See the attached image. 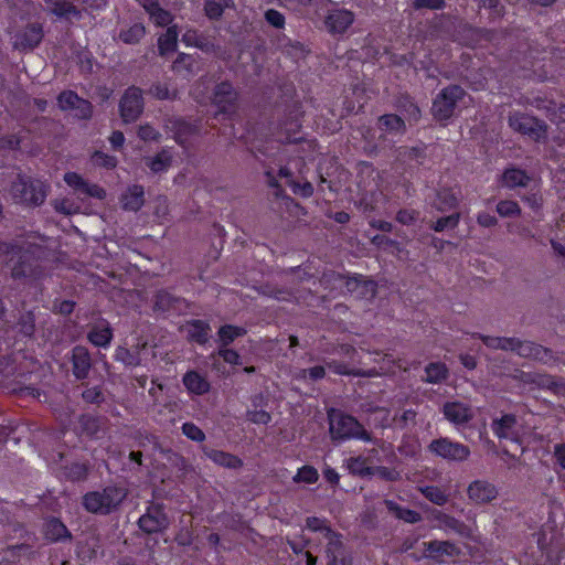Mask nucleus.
Listing matches in <instances>:
<instances>
[{
    "instance_id": "4c0bfd02",
    "label": "nucleus",
    "mask_w": 565,
    "mask_h": 565,
    "mask_svg": "<svg viewBox=\"0 0 565 565\" xmlns=\"http://www.w3.org/2000/svg\"><path fill=\"white\" fill-rule=\"evenodd\" d=\"M89 469L90 467L88 461H73L65 465L63 471L67 480L78 482L87 479Z\"/></svg>"
},
{
    "instance_id": "2eb2a0df",
    "label": "nucleus",
    "mask_w": 565,
    "mask_h": 565,
    "mask_svg": "<svg viewBox=\"0 0 565 565\" xmlns=\"http://www.w3.org/2000/svg\"><path fill=\"white\" fill-rule=\"evenodd\" d=\"M498 488L488 480L478 479L469 483L467 495L476 504H487L497 499Z\"/></svg>"
},
{
    "instance_id": "f704fd0d",
    "label": "nucleus",
    "mask_w": 565,
    "mask_h": 565,
    "mask_svg": "<svg viewBox=\"0 0 565 565\" xmlns=\"http://www.w3.org/2000/svg\"><path fill=\"white\" fill-rule=\"evenodd\" d=\"M461 192L457 188H443L437 192L438 210H452L459 204Z\"/></svg>"
},
{
    "instance_id": "4d7b16f0",
    "label": "nucleus",
    "mask_w": 565,
    "mask_h": 565,
    "mask_svg": "<svg viewBox=\"0 0 565 565\" xmlns=\"http://www.w3.org/2000/svg\"><path fill=\"white\" fill-rule=\"evenodd\" d=\"M460 215L461 214H447L445 217L438 218L434 225V230L436 232H443L448 227H456L459 223Z\"/></svg>"
},
{
    "instance_id": "603ef678",
    "label": "nucleus",
    "mask_w": 565,
    "mask_h": 565,
    "mask_svg": "<svg viewBox=\"0 0 565 565\" xmlns=\"http://www.w3.org/2000/svg\"><path fill=\"white\" fill-rule=\"evenodd\" d=\"M182 434L190 440L202 443L205 440L204 431L192 422H186L181 427Z\"/></svg>"
},
{
    "instance_id": "a211bd4d",
    "label": "nucleus",
    "mask_w": 565,
    "mask_h": 565,
    "mask_svg": "<svg viewBox=\"0 0 565 565\" xmlns=\"http://www.w3.org/2000/svg\"><path fill=\"white\" fill-rule=\"evenodd\" d=\"M426 556L437 563H444L443 556L456 557L460 555V548L450 541L433 540L424 542Z\"/></svg>"
},
{
    "instance_id": "bf43d9fd",
    "label": "nucleus",
    "mask_w": 565,
    "mask_h": 565,
    "mask_svg": "<svg viewBox=\"0 0 565 565\" xmlns=\"http://www.w3.org/2000/svg\"><path fill=\"white\" fill-rule=\"evenodd\" d=\"M246 417L253 424L267 425L271 422L270 413L264 409L247 411Z\"/></svg>"
},
{
    "instance_id": "7c9ffc66",
    "label": "nucleus",
    "mask_w": 565,
    "mask_h": 565,
    "mask_svg": "<svg viewBox=\"0 0 565 565\" xmlns=\"http://www.w3.org/2000/svg\"><path fill=\"white\" fill-rule=\"evenodd\" d=\"M345 467L349 473L355 477L366 478L374 476V467L371 466L370 459L361 455L347 459Z\"/></svg>"
},
{
    "instance_id": "3c124183",
    "label": "nucleus",
    "mask_w": 565,
    "mask_h": 565,
    "mask_svg": "<svg viewBox=\"0 0 565 565\" xmlns=\"http://www.w3.org/2000/svg\"><path fill=\"white\" fill-rule=\"evenodd\" d=\"M114 358L116 361L124 363L126 366H136L139 364V358L125 347H118L115 350Z\"/></svg>"
},
{
    "instance_id": "6e6d98bb",
    "label": "nucleus",
    "mask_w": 565,
    "mask_h": 565,
    "mask_svg": "<svg viewBox=\"0 0 565 565\" xmlns=\"http://www.w3.org/2000/svg\"><path fill=\"white\" fill-rule=\"evenodd\" d=\"M65 183L73 188L77 194H82L86 180L76 172H66L64 174Z\"/></svg>"
},
{
    "instance_id": "c9c22d12",
    "label": "nucleus",
    "mask_w": 565,
    "mask_h": 565,
    "mask_svg": "<svg viewBox=\"0 0 565 565\" xmlns=\"http://www.w3.org/2000/svg\"><path fill=\"white\" fill-rule=\"evenodd\" d=\"M183 42L188 45H193L204 53H215L216 45L214 42L206 35L202 33H198L196 31H188L183 34Z\"/></svg>"
},
{
    "instance_id": "052dcab7",
    "label": "nucleus",
    "mask_w": 565,
    "mask_h": 565,
    "mask_svg": "<svg viewBox=\"0 0 565 565\" xmlns=\"http://www.w3.org/2000/svg\"><path fill=\"white\" fill-rule=\"evenodd\" d=\"M217 354L223 359V361L231 365H239L241 362V355L237 351L234 349L225 348H218Z\"/></svg>"
},
{
    "instance_id": "9d476101",
    "label": "nucleus",
    "mask_w": 565,
    "mask_h": 565,
    "mask_svg": "<svg viewBox=\"0 0 565 565\" xmlns=\"http://www.w3.org/2000/svg\"><path fill=\"white\" fill-rule=\"evenodd\" d=\"M119 109L125 122L136 121L143 111L142 90L136 86L126 89L120 99Z\"/></svg>"
},
{
    "instance_id": "423d86ee",
    "label": "nucleus",
    "mask_w": 565,
    "mask_h": 565,
    "mask_svg": "<svg viewBox=\"0 0 565 565\" xmlns=\"http://www.w3.org/2000/svg\"><path fill=\"white\" fill-rule=\"evenodd\" d=\"M509 126L516 132L527 136L535 142L545 141L547 138V124L534 116L523 113L509 115Z\"/></svg>"
},
{
    "instance_id": "09e8293b",
    "label": "nucleus",
    "mask_w": 565,
    "mask_h": 565,
    "mask_svg": "<svg viewBox=\"0 0 565 565\" xmlns=\"http://www.w3.org/2000/svg\"><path fill=\"white\" fill-rule=\"evenodd\" d=\"M81 99L75 92L64 90L57 96V104L62 110H74Z\"/></svg>"
},
{
    "instance_id": "72a5a7b5",
    "label": "nucleus",
    "mask_w": 565,
    "mask_h": 565,
    "mask_svg": "<svg viewBox=\"0 0 565 565\" xmlns=\"http://www.w3.org/2000/svg\"><path fill=\"white\" fill-rule=\"evenodd\" d=\"M385 507L395 518L409 524H416L423 519L418 511L402 507L393 500H385Z\"/></svg>"
},
{
    "instance_id": "dca6fc26",
    "label": "nucleus",
    "mask_w": 565,
    "mask_h": 565,
    "mask_svg": "<svg viewBox=\"0 0 565 565\" xmlns=\"http://www.w3.org/2000/svg\"><path fill=\"white\" fill-rule=\"evenodd\" d=\"M345 289L359 299H373L377 292V284L373 279L355 274L347 278Z\"/></svg>"
},
{
    "instance_id": "8fccbe9b",
    "label": "nucleus",
    "mask_w": 565,
    "mask_h": 565,
    "mask_svg": "<svg viewBox=\"0 0 565 565\" xmlns=\"http://www.w3.org/2000/svg\"><path fill=\"white\" fill-rule=\"evenodd\" d=\"M79 424L82 430L88 436V437H95L99 431V419L93 415L84 414L79 418Z\"/></svg>"
},
{
    "instance_id": "864d4df0",
    "label": "nucleus",
    "mask_w": 565,
    "mask_h": 565,
    "mask_svg": "<svg viewBox=\"0 0 565 565\" xmlns=\"http://www.w3.org/2000/svg\"><path fill=\"white\" fill-rule=\"evenodd\" d=\"M82 398L88 404L100 405L104 402L105 396L103 390L99 386H94L84 390L82 393Z\"/></svg>"
},
{
    "instance_id": "bb28decb",
    "label": "nucleus",
    "mask_w": 565,
    "mask_h": 565,
    "mask_svg": "<svg viewBox=\"0 0 565 565\" xmlns=\"http://www.w3.org/2000/svg\"><path fill=\"white\" fill-rule=\"evenodd\" d=\"M395 107L398 111L404 114L406 120L412 124H417L422 118V110L415 103L414 98L408 94H401L395 99Z\"/></svg>"
},
{
    "instance_id": "1a4fd4ad",
    "label": "nucleus",
    "mask_w": 565,
    "mask_h": 565,
    "mask_svg": "<svg viewBox=\"0 0 565 565\" xmlns=\"http://www.w3.org/2000/svg\"><path fill=\"white\" fill-rule=\"evenodd\" d=\"M427 449L434 456L447 461L462 462L470 456V449L467 445L454 441L448 437L433 439Z\"/></svg>"
},
{
    "instance_id": "473e14b6",
    "label": "nucleus",
    "mask_w": 565,
    "mask_h": 565,
    "mask_svg": "<svg viewBox=\"0 0 565 565\" xmlns=\"http://www.w3.org/2000/svg\"><path fill=\"white\" fill-rule=\"evenodd\" d=\"M377 128L390 134H405V120L396 114H384L377 118Z\"/></svg>"
},
{
    "instance_id": "a18cd8bd",
    "label": "nucleus",
    "mask_w": 565,
    "mask_h": 565,
    "mask_svg": "<svg viewBox=\"0 0 565 565\" xmlns=\"http://www.w3.org/2000/svg\"><path fill=\"white\" fill-rule=\"evenodd\" d=\"M177 49V32L169 28L164 34L158 39V50L161 56L174 52Z\"/></svg>"
},
{
    "instance_id": "f03ea898",
    "label": "nucleus",
    "mask_w": 565,
    "mask_h": 565,
    "mask_svg": "<svg viewBox=\"0 0 565 565\" xmlns=\"http://www.w3.org/2000/svg\"><path fill=\"white\" fill-rule=\"evenodd\" d=\"M127 494L126 488L110 484L102 490L86 492L82 497V505L92 514L109 515L118 511Z\"/></svg>"
},
{
    "instance_id": "20e7f679",
    "label": "nucleus",
    "mask_w": 565,
    "mask_h": 565,
    "mask_svg": "<svg viewBox=\"0 0 565 565\" xmlns=\"http://www.w3.org/2000/svg\"><path fill=\"white\" fill-rule=\"evenodd\" d=\"M50 186L39 179L18 173L10 186V194L15 203L25 207H38L46 199Z\"/></svg>"
},
{
    "instance_id": "393cba45",
    "label": "nucleus",
    "mask_w": 565,
    "mask_h": 565,
    "mask_svg": "<svg viewBox=\"0 0 565 565\" xmlns=\"http://www.w3.org/2000/svg\"><path fill=\"white\" fill-rule=\"evenodd\" d=\"M202 450L204 456L217 466L228 469H239L243 467V460L236 455L223 450L212 449L206 446L203 447Z\"/></svg>"
},
{
    "instance_id": "0eeeda50",
    "label": "nucleus",
    "mask_w": 565,
    "mask_h": 565,
    "mask_svg": "<svg viewBox=\"0 0 565 565\" xmlns=\"http://www.w3.org/2000/svg\"><path fill=\"white\" fill-rule=\"evenodd\" d=\"M473 338L480 339L490 349L511 350L523 356L537 358L541 351H546L542 345L530 341L523 342L515 338L490 337L481 333H475Z\"/></svg>"
},
{
    "instance_id": "f8f14e48",
    "label": "nucleus",
    "mask_w": 565,
    "mask_h": 565,
    "mask_svg": "<svg viewBox=\"0 0 565 565\" xmlns=\"http://www.w3.org/2000/svg\"><path fill=\"white\" fill-rule=\"evenodd\" d=\"M237 93L228 81L218 83L213 90L212 103L220 113L232 115L237 109Z\"/></svg>"
},
{
    "instance_id": "774afa93",
    "label": "nucleus",
    "mask_w": 565,
    "mask_h": 565,
    "mask_svg": "<svg viewBox=\"0 0 565 565\" xmlns=\"http://www.w3.org/2000/svg\"><path fill=\"white\" fill-rule=\"evenodd\" d=\"M327 366L328 369L333 372L334 374H338V375H352V374H355L353 372L352 369H350V366L344 363V362H341V361H331L329 363H327Z\"/></svg>"
},
{
    "instance_id": "c03bdc74",
    "label": "nucleus",
    "mask_w": 565,
    "mask_h": 565,
    "mask_svg": "<svg viewBox=\"0 0 565 565\" xmlns=\"http://www.w3.org/2000/svg\"><path fill=\"white\" fill-rule=\"evenodd\" d=\"M146 34V29L141 23H136L126 30H121L118 38L126 44L138 43Z\"/></svg>"
},
{
    "instance_id": "5fc2aeb1",
    "label": "nucleus",
    "mask_w": 565,
    "mask_h": 565,
    "mask_svg": "<svg viewBox=\"0 0 565 565\" xmlns=\"http://www.w3.org/2000/svg\"><path fill=\"white\" fill-rule=\"evenodd\" d=\"M92 161L97 167H103L106 169H113L117 164V160L113 156H108L102 151H95L92 156Z\"/></svg>"
},
{
    "instance_id": "aec40b11",
    "label": "nucleus",
    "mask_w": 565,
    "mask_h": 565,
    "mask_svg": "<svg viewBox=\"0 0 565 565\" xmlns=\"http://www.w3.org/2000/svg\"><path fill=\"white\" fill-rule=\"evenodd\" d=\"M353 12L345 9L330 10L324 19L326 28L330 33H343L353 23Z\"/></svg>"
},
{
    "instance_id": "f257e3e1",
    "label": "nucleus",
    "mask_w": 565,
    "mask_h": 565,
    "mask_svg": "<svg viewBox=\"0 0 565 565\" xmlns=\"http://www.w3.org/2000/svg\"><path fill=\"white\" fill-rule=\"evenodd\" d=\"M39 253L40 247L34 244L0 242V254L8 256V262L12 264L11 276L15 280H38L43 276Z\"/></svg>"
},
{
    "instance_id": "7ed1b4c3",
    "label": "nucleus",
    "mask_w": 565,
    "mask_h": 565,
    "mask_svg": "<svg viewBox=\"0 0 565 565\" xmlns=\"http://www.w3.org/2000/svg\"><path fill=\"white\" fill-rule=\"evenodd\" d=\"M329 433L333 443L347 440L372 441V434L352 415L340 411H332L328 414Z\"/></svg>"
},
{
    "instance_id": "a19ab883",
    "label": "nucleus",
    "mask_w": 565,
    "mask_h": 565,
    "mask_svg": "<svg viewBox=\"0 0 565 565\" xmlns=\"http://www.w3.org/2000/svg\"><path fill=\"white\" fill-rule=\"evenodd\" d=\"M420 493L431 503L443 507L449 500V494L446 490L438 486H424L419 488Z\"/></svg>"
},
{
    "instance_id": "0e129e2a",
    "label": "nucleus",
    "mask_w": 565,
    "mask_h": 565,
    "mask_svg": "<svg viewBox=\"0 0 565 565\" xmlns=\"http://www.w3.org/2000/svg\"><path fill=\"white\" fill-rule=\"evenodd\" d=\"M74 116L78 119H89L93 114V105L90 102L82 98L78 106L74 109Z\"/></svg>"
},
{
    "instance_id": "4468645a",
    "label": "nucleus",
    "mask_w": 565,
    "mask_h": 565,
    "mask_svg": "<svg viewBox=\"0 0 565 565\" xmlns=\"http://www.w3.org/2000/svg\"><path fill=\"white\" fill-rule=\"evenodd\" d=\"M431 518L438 522L436 527L445 533H455L463 539H472L473 536V531L470 525L448 513L440 510H433Z\"/></svg>"
},
{
    "instance_id": "2f4dec72",
    "label": "nucleus",
    "mask_w": 565,
    "mask_h": 565,
    "mask_svg": "<svg viewBox=\"0 0 565 565\" xmlns=\"http://www.w3.org/2000/svg\"><path fill=\"white\" fill-rule=\"evenodd\" d=\"M172 70L184 77L193 76L199 71V62L191 54L180 53L172 63Z\"/></svg>"
},
{
    "instance_id": "79ce46f5",
    "label": "nucleus",
    "mask_w": 565,
    "mask_h": 565,
    "mask_svg": "<svg viewBox=\"0 0 565 565\" xmlns=\"http://www.w3.org/2000/svg\"><path fill=\"white\" fill-rule=\"evenodd\" d=\"M179 298L174 297L167 290H159L154 296L153 308L157 311L169 312L174 309Z\"/></svg>"
},
{
    "instance_id": "338daca9",
    "label": "nucleus",
    "mask_w": 565,
    "mask_h": 565,
    "mask_svg": "<svg viewBox=\"0 0 565 565\" xmlns=\"http://www.w3.org/2000/svg\"><path fill=\"white\" fill-rule=\"evenodd\" d=\"M82 194L103 200L106 198V190L98 184H92L86 181Z\"/></svg>"
},
{
    "instance_id": "39448f33",
    "label": "nucleus",
    "mask_w": 565,
    "mask_h": 565,
    "mask_svg": "<svg viewBox=\"0 0 565 565\" xmlns=\"http://www.w3.org/2000/svg\"><path fill=\"white\" fill-rule=\"evenodd\" d=\"M466 95V90L460 85L450 84L444 87L433 100L430 111L434 119L439 122H446L452 118L458 103L461 102Z\"/></svg>"
},
{
    "instance_id": "37998d69",
    "label": "nucleus",
    "mask_w": 565,
    "mask_h": 565,
    "mask_svg": "<svg viewBox=\"0 0 565 565\" xmlns=\"http://www.w3.org/2000/svg\"><path fill=\"white\" fill-rule=\"evenodd\" d=\"M172 163V156L166 149H162L153 158L149 159L147 166L154 173L166 171Z\"/></svg>"
},
{
    "instance_id": "de8ad7c7",
    "label": "nucleus",
    "mask_w": 565,
    "mask_h": 565,
    "mask_svg": "<svg viewBox=\"0 0 565 565\" xmlns=\"http://www.w3.org/2000/svg\"><path fill=\"white\" fill-rule=\"evenodd\" d=\"M148 93L159 100H174L178 97L177 89L170 90L167 84L160 82L152 84Z\"/></svg>"
},
{
    "instance_id": "ea45409f",
    "label": "nucleus",
    "mask_w": 565,
    "mask_h": 565,
    "mask_svg": "<svg viewBox=\"0 0 565 565\" xmlns=\"http://www.w3.org/2000/svg\"><path fill=\"white\" fill-rule=\"evenodd\" d=\"M246 333L245 328L233 326V324H224L220 327L217 331L220 348L228 347L233 343L237 338L243 337Z\"/></svg>"
},
{
    "instance_id": "c756f323",
    "label": "nucleus",
    "mask_w": 565,
    "mask_h": 565,
    "mask_svg": "<svg viewBox=\"0 0 565 565\" xmlns=\"http://www.w3.org/2000/svg\"><path fill=\"white\" fill-rule=\"evenodd\" d=\"M145 191L141 185L135 184L127 189L121 195L122 209L126 211L138 212L145 202Z\"/></svg>"
},
{
    "instance_id": "e2e57ef3",
    "label": "nucleus",
    "mask_w": 565,
    "mask_h": 565,
    "mask_svg": "<svg viewBox=\"0 0 565 565\" xmlns=\"http://www.w3.org/2000/svg\"><path fill=\"white\" fill-rule=\"evenodd\" d=\"M265 19L266 21L277 29H282L285 25V17L281 12L275 9H268L265 12Z\"/></svg>"
},
{
    "instance_id": "5701e85b",
    "label": "nucleus",
    "mask_w": 565,
    "mask_h": 565,
    "mask_svg": "<svg viewBox=\"0 0 565 565\" xmlns=\"http://www.w3.org/2000/svg\"><path fill=\"white\" fill-rule=\"evenodd\" d=\"M531 181L532 177L515 166L505 168L500 178V184L508 189L526 188Z\"/></svg>"
},
{
    "instance_id": "a878e982",
    "label": "nucleus",
    "mask_w": 565,
    "mask_h": 565,
    "mask_svg": "<svg viewBox=\"0 0 565 565\" xmlns=\"http://www.w3.org/2000/svg\"><path fill=\"white\" fill-rule=\"evenodd\" d=\"M184 329L190 342L203 345L209 341L211 327L207 321L192 319L185 322Z\"/></svg>"
},
{
    "instance_id": "6e6552de",
    "label": "nucleus",
    "mask_w": 565,
    "mask_h": 565,
    "mask_svg": "<svg viewBox=\"0 0 565 565\" xmlns=\"http://www.w3.org/2000/svg\"><path fill=\"white\" fill-rule=\"evenodd\" d=\"M44 29L40 22H29L17 29L12 35V49L21 53L34 51L43 41Z\"/></svg>"
},
{
    "instance_id": "13d9d810",
    "label": "nucleus",
    "mask_w": 565,
    "mask_h": 565,
    "mask_svg": "<svg viewBox=\"0 0 565 565\" xmlns=\"http://www.w3.org/2000/svg\"><path fill=\"white\" fill-rule=\"evenodd\" d=\"M310 543H311L310 539H308L303 535H299L292 540L287 539L288 546L297 555L305 554V552H306L305 550L310 545Z\"/></svg>"
},
{
    "instance_id": "49530a36",
    "label": "nucleus",
    "mask_w": 565,
    "mask_h": 565,
    "mask_svg": "<svg viewBox=\"0 0 565 565\" xmlns=\"http://www.w3.org/2000/svg\"><path fill=\"white\" fill-rule=\"evenodd\" d=\"M319 473L318 470L310 465H303L300 468H298L297 473L294 476L292 480L296 483H307V484H313L318 481Z\"/></svg>"
},
{
    "instance_id": "6ab92c4d",
    "label": "nucleus",
    "mask_w": 565,
    "mask_h": 565,
    "mask_svg": "<svg viewBox=\"0 0 565 565\" xmlns=\"http://www.w3.org/2000/svg\"><path fill=\"white\" fill-rule=\"evenodd\" d=\"M114 339V330L110 323L102 319L90 326L87 332V340L96 348L107 349L110 347Z\"/></svg>"
},
{
    "instance_id": "c85d7f7f",
    "label": "nucleus",
    "mask_w": 565,
    "mask_h": 565,
    "mask_svg": "<svg viewBox=\"0 0 565 565\" xmlns=\"http://www.w3.org/2000/svg\"><path fill=\"white\" fill-rule=\"evenodd\" d=\"M327 565H352L351 557L345 552L343 540L328 542L326 546Z\"/></svg>"
},
{
    "instance_id": "b1692460",
    "label": "nucleus",
    "mask_w": 565,
    "mask_h": 565,
    "mask_svg": "<svg viewBox=\"0 0 565 565\" xmlns=\"http://www.w3.org/2000/svg\"><path fill=\"white\" fill-rule=\"evenodd\" d=\"M182 383L186 391L193 395H204L210 392L211 384L207 379L195 370L185 372Z\"/></svg>"
},
{
    "instance_id": "ddd939ff",
    "label": "nucleus",
    "mask_w": 565,
    "mask_h": 565,
    "mask_svg": "<svg viewBox=\"0 0 565 565\" xmlns=\"http://www.w3.org/2000/svg\"><path fill=\"white\" fill-rule=\"evenodd\" d=\"M518 419L514 414H504L493 419L491 429L499 439H507L516 445L523 451L521 437L516 429Z\"/></svg>"
},
{
    "instance_id": "cd10ccee",
    "label": "nucleus",
    "mask_w": 565,
    "mask_h": 565,
    "mask_svg": "<svg viewBox=\"0 0 565 565\" xmlns=\"http://www.w3.org/2000/svg\"><path fill=\"white\" fill-rule=\"evenodd\" d=\"M306 529L311 532L321 533L323 539L328 542H339L342 539V534L334 531L327 519L318 516H308L306 519Z\"/></svg>"
},
{
    "instance_id": "4be33fe9",
    "label": "nucleus",
    "mask_w": 565,
    "mask_h": 565,
    "mask_svg": "<svg viewBox=\"0 0 565 565\" xmlns=\"http://www.w3.org/2000/svg\"><path fill=\"white\" fill-rule=\"evenodd\" d=\"M443 414L447 420L455 425H465L472 418L470 407L461 402H446L443 406Z\"/></svg>"
},
{
    "instance_id": "e433bc0d",
    "label": "nucleus",
    "mask_w": 565,
    "mask_h": 565,
    "mask_svg": "<svg viewBox=\"0 0 565 565\" xmlns=\"http://www.w3.org/2000/svg\"><path fill=\"white\" fill-rule=\"evenodd\" d=\"M235 3L233 0H205L203 10L205 15L212 21H220L225 9H233Z\"/></svg>"
},
{
    "instance_id": "680f3d73",
    "label": "nucleus",
    "mask_w": 565,
    "mask_h": 565,
    "mask_svg": "<svg viewBox=\"0 0 565 565\" xmlns=\"http://www.w3.org/2000/svg\"><path fill=\"white\" fill-rule=\"evenodd\" d=\"M446 7L445 0H414L413 8L415 10L420 9H430V10H441Z\"/></svg>"
},
{
    "instance_id": "f3484780",
    "label": "nucleus",
    "mask_w": 565,
    "mask_h": 565,
    "mask_svg": "<svg viewBox=\"0 0 565 565\" xmlns=\"http://www.w3.org/2000/svg\"><path fill=\"white\" fill-rule=\"evenodd\" d=\"M72 373L76 380H85L92 369V356L87 348L75 345L71 352Z\"/></svg>"
},
{
    "instance_id": "58836bf2",
    "label": "nucleus",
    "mask_w": 565,
    "mask_h": 565,
    "mask_svg": "<svg viewBox=\"0 0 565 565\" xmlns=\"http://www.w3.org/2000/svg\"><path fill=\"white\" fill-rule=\"evenodd\" d=\"M425 382L440 384L449 374L448 367L443 362H430L425 366Z\"/></svg>"
},
{
    "instance_id": "412c9836",
    "label": "nucleus",
    "mask_w": 565,
    "mask_h": 565,
    "mask_svg": "<svg viewBox=\"0 0 565 565\" xmlns=\"http://www.w3.org/2000/svg\"><path fill=\"white\" fill-rule=\"evenodd\" d=\"M43 536L51 543L63 542L72 539V533L66 525L55 516L46 519L42 529Z\"/></svg>"
},
{
    "instance_id": "69168bd1",
    "label": "nucleus",
    "mask_w": 565,
    "mask_h": 565,
    "mask_svg": "<svg viewBox=\"0 0 565 565\" xmlns=\"http://www.w3.org/2000/svg\"><path fill=\"white\" fill-rule=\"evenodd\" d=\"M375 475L386 481H396L399 478V473L395 469L385 466L374 467Z\"/></svg>"
},
{
    "instance_id": "9b49d317",
    "label": "nucleus",
    "mask_w": 565,
    "mask_h": 565,
    "mask_svg": "<svg viewBox=\"0 0 565 565\" xmlns=\"http://www.w3.org/2000/svg\"><path fill=\"white\" fill-rule=\"evenodd\" d=\"M169 525L168 516L162 504L151 503L148 505L146 513L138 520L139 529L147 533L153 534L166 530Z\"/></svg>"
}]
</instances>
